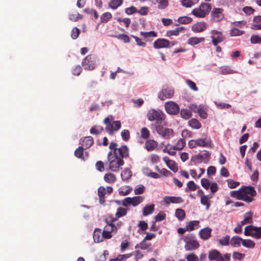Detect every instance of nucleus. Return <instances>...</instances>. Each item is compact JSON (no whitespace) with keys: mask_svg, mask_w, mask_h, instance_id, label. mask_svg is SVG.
Returning a JSON list of instances; mask_svg holds the SVG:
<instances>
[{"mask_svg":"<svg viewBox=\"0 0 261 261\" xmlns=\"http://www.w3.org/2000/svg\"><path fill=\"white\" fill-rule=\"evenodd\" d=\"M112 17V14L110 12H105L103 13L100 17V23H106L109 21Z\"/></svg>","mask_w":261,"mask_h":261,"instance_id":"nucleus-36","label":"nucleus"},{"mask_svg":"<svg viewBox=\"0 0 261 261\" xmlns=\"http://www.w3.org/2000/svg\"><path fill=\"white\" fill-rule=\"evenodd\" d=\"M211 33L212 34V43L215 46H217L218 43L223 42L225 39L221 32L212 30Z\"/></svg>","mask_w":261,"mask_h":261,"instance_id":"nucleus-10","label":"nucleus"},{"mask_svg":"<svg viewBox=\"0 0 261 261\" xmlns=\"http://www.w3.org/2000/svg\"><path fill=\"white\" fill-rule=\"evenodd\" d=\"M169 45V41L165 39H158L153 43V47L155 48L167 47Z\"/></svg>","mask_w":261,"mask_h":261,"instance_id":"nucleus-18","label":"nucleus"},{"mask_svg":"<svg viewBox=\"0 0 261 261\" xmlns=\"http://www.w3.org/2000/svg\"><path fill=\"white\" fill-rule=\"evenodd\" d=\"M145 191V187L143 185H139L136 187L134 189V193L136 195H140L143 194Z\"/></svg>","mask_w":261,"mask_h":261,"instance_id":"nucleus-64","label":"nucleus"},{"mask_svg":"<svg viewBox=\"0 0 261 261\" xmlns=\"http://www.w3.org/2000/svg\"><path fill=\"white\" fill-rule=\"evenodd\" d=\"M94 143L93 138L91 136L85 137L81 139V147L85 149L89 148Z\"/></svg>","mask_w":261,"mask_h":261,"instance_id":"nucleus-17","label":"nucleus"},{"mask_svg":"<svg viewBox=\"0 0 261 261\" xmlns=\"http://www.w3.org/2000/svg\"><path fill=\"white\" fill-rule=\"evenodd\" d=\"M158 143L153 140H148L145 143V148L148 151H153L155 148L157 147Z\"/></svg>","mask_w":261,"mask_h":261,"instance_id":"nucleus-22","label":"nucleus"},{"mask_svg":"<svg viewBox=\"0 0 261 261\" xmlns=\"http://www.w3.org/2000/svg\"><path fill=\"white\" fill-rule=\"evenodd\" d=\"M154 207L155 205L154 204L145 205L143 210V216H146L152 214L154 211Z\"/></svg>","mask_w":261,"mask_h":261,"instance_id":"nucleus-27","label":"nucleus"},{"mask_svg":"<svg viewBox=\"0 0 261 261\" xmlns=\"http://www.w3.org/2000/svg\"><path fill=\"white\" fill-rule=\"evenodd\" d=\"M105 181L109 184L114 183L116 181V176L111 173H106L103 177Z\"/></svg>","mask_w":261,"mask_h":261,"instance_id":"nucleus-31","label":"nucleus"},{"mask_svg":"<svg viewBox=\"0 0 261 261\" xmlns=\"http://www.w3.org/2000/svg\"><path fill=\"white\" fill-rule=\"evenodd\" d=\"M199 7L202 11L205 16L208 14L212 9V6L209 3H202L200 5Z\"/></svg>","mask_w":261,"mask_h":261,"instance_id":"nucleus-33","label":"nucleus"},{"mask_svg":"<svg viewBox=\"0 0 261 261\" xmlns=\"http://www.w3.org/2000/svg\"><path fill=\"white\" fill-rule=\"evenodd\" d=\"M207 28L205 22H199L195 23L192 27V30L195 33H200L204 31Z\"/></svg>","mask_w":261,"mask_h":261,"instance_id":"nucleus-20","label":"nucleus"},{"mask_svg":"<svg viewBox=\"0 0 261 261\" xmlns=\"http://www.w3.org/2000/svg\"><path fill=\"white\" fill-rule=\"evenodd\" d=\"M166 112L172 115L177 114L179 111V107L177 104L173 101L167 102L165 105Z\"/></svg>","mask_w":261,"mask_h":261,"instance_id":"nucleus-12","label":"nucleus"},{"mask_svg":"<svg viewBox=\"0 0 261 261\" xmlns=\"http://www.w3.org/2000/svg\"><path fill=\"white\" fill-rule=\"evenodd\" d=\"M191 14L197 17L204 18L205 15L199 7L194 8L191 12Z\"/></svg>","mask_w":261,"mask_h":261,"instance_id":"nucleus-42","label":"nucleus"},{"mask_svg":"<svg viewBox=\"0 0 261 261\" xmlns=\"http://www.w3.org/2000/svg\"><path fill=\"white\" fill-rule=\"evenodd\" d=\"M199 223V221L197 220L191 221L189 222L186 226L187 231H191L195 229V227H197Z\"/></svg>","mask_w":261,"mask_h":261,"instance_id":"nucleus-39","label":"nucleus"},{"mask_svg":"<svg viewBox=\"0 0 261 261\" xmlns=\"http://www.w3.org/2000/svg\"><path fill=\"white\" fill-rule=\"evenodd\" d=\"M220 69L221 73L223 74H229L236 73L230 67L227 66H222Z\"/></svg>","mask_w":261,"mask_h":261,"instance_id":"nucleus-49","label":"nucleus"},{"mask_svg":"<svg viewBox=\"0 0 261 261\" xmlns=\"http://www.w3.org/2000/svg\"><path fill=\"white\" fill-rule=\"evenodd\" d=\"M123 180H127L132 176V172L128 169H125L121 174Z\"/></svg>","mask_w":261,"mask_h":261,"instance_id":"nucleus-57","label":"nucleus"},{"mask_svg":"<svg viewBox=\"0 0 261 261\" xmlns=\"http://www.w3.org/2000/svg\"><path fill=\"white\" fill-rule=\"evenodd\" d=\"M140 35L143 37L144 38H147L150 37H156L157 36V34L156 32L154 31H150V32H141Z\"/></svg>","mask_w":261,"mask_h":261,"instance_id":"nucleus-51","label":"nucleus"},{"mask_svg":"<svg viewBox=\"0 0 261 261\" xmlns=\"http://www.w3.org/2000/svg\"><path fill=\"white\" fill-rule=\"evenodd\" d=\"M117 230L113 229L111 228V230H109L108 227H105L104 230L102 232V236L103 239H109L112 237L111 233L113 232H116Z\"/></svg>","mask_w":261,"mask_h":261,"instance_id":"nucleus-30","label":"nucleus"},{"mask_svg":"<svg viewBox=\"0 0 261 261\" xmlns=\"http://www.w3.org/2000/svg\"><path fill=\"white\" fill-rule=\"evenodd\" d=\"M210 158V154L208 152L206 151L203 154H199L195 155L191 158V161L194 162V164H197L203 162L205 163H207Z\"/></svg>","mask_w":261,"mask_h":261,"instance_id":"nucleus-9","label":"nucleus"},{"mask_svg":"<svg viewBox=\"0 0 261 261\" xmlns=\"http://www.w3.org/2000/svg\"><path fill=\"white\" fill-rule=\"evenodd\" d=\"M148 120L150 121H155V126L165 123L166 116L161 111L151 109L147 114Z\"/></svg>","mask_w":261,"mask_h":261,"instance_id":"nucleus-2","label":"nucleus"},{"mask_svg":"<svg viewBox=\"0 0 261 261\" xmlns=\"http://www.w3.org/2000/svg\"><path fill=\"white\" fill-rule=\"evenodd\" d=\"M243 239L238 236H233L230 240V244L233 247H239Z\"/></svg>","mask_w":261,"mask_h":261,"instance_id":"nucleus-29","label":"nucleus"},{"mask_svg":"<svg viewBox=\"0 0 261 261\" xmlns=\"http://www.w3.org/2000/svg\"><path fill=\"white\" fill-rule=\"evenodd\" d=\"M84 149L83 147L79 146L74 151V155L78 159L85 160Z\"/></svg>","mask_w":261,"mask_h":261,"instance_id":"nucleus-34","label":"nucleus"},{"mask_svg":"<svg viewBox=\"0 0 261 261\" xmlns=\"http://www.w3.org/2000/svg\"><path fill=\"white\" fill-rule=\"evenodd\" d=\"M103 130L104 129L102 126L95 125L90 129V132L92 134L99 135L102 132H103Z\"/></svg>","mask_w":261,"mask_h":261,"instance_id":"nucleus-41","label":"nucleus"},{"mask_svg":"<svg viewBox=\"0 0 261 261\" xmlns=\"http://www.w3.org/2000/svg\"><path fill=\"white\" fill-rule=\"evenodd\" d=\"M204 38L201 37H191L188 39V44L191 45H195L199 44V43L204 41Z\"/></svg>","mask_w":261,"mask_h":261,"instance_id":"nucleus-35","label":"nucleus"},{"mask_svg":"<svg viewBox=\"0 0 261 261\" xmlns=\"http://www.w3.org/2000/svg\"><path fill=\"white\" fill-rule=\"evenodd\" d=\"M198 186L195 184L193 181H190L187 184V187L185 189L186 192H189L190 191H195L197 189Z\"/></svg>","mask_w":261,"mask_h":261,"instance_id":"nucleus-44","label":"nucleus"},{"mask_svg":"<svg viewBox=\"0 0 261 261\" xmlns=\"http://www.w3.org/2000/svg\"><path fill=\"white\" fill-rule=\"evenodd\" d=\"M230 195L238 200L250 202L253 200V197L256 195V192L253 187L243 186L237 191H231Z\"/></svg>","mask_w":261,"mask_h":261,"instance_id":"nucleus-1","label":"nucleus"},{"mask_svg":"<svg viewBox=\"0 0 261 261\" xmlns=\"http://www.w3.org/2000/svg\"><path fill=\"white\" fill-rule=\"evenodd\" d=\"M189 125L194 129H199L201 127L200 123L196 119L193 118L189 121Z\"/></svg>","mask_w":261,"mask_h":261,"instance_id":"nucleus-40","label":"nucleus"},{"mask_svg":"<svg viewBox=\"0 0 261 261\" xmlns=\"http://www.w3.org/2000/svg\"><path fill=\"white\" fill-rule=\"evenodd\" d=\"M123 0H111L109 3V6L112 9L115 10L122 5Z\"/></svg>","mask_w":261,"mask_h":261,"instance_id":"nucleus-37","label":"nucleus"},{"mask_svg":"<svg viewBox=\"0 0 261 261\" xmlns=\"http://www.w3.org/2000/svg\"><path fill=\"white\" fill-rule=\"evenodd\" d=\"M226 181L227 182L228 187L231 189L235 188L240 185L239 182L234 181L231 179H228Z\"/></svg>","mask_w":261,"mask_h":261,"instance_id":"nucleus-59","label":"nucleus"},{"mask_svg":"<svg viewBox=\"0 0 261 261\" xmlns=\"http://www.w3.org/2000/svg\"><path fill=\"white\" fill-rule=\"evenodd\" d=\"M200 202L202 205H205L206 210H208L210 206L211 202L210 200H208L207 196H202L201 197Z\"/></svg>","mask_w":261,"mask_h":261,"instance_id":"nucleus-50","label":"nucleus"},{"mask_svg":"<svg viewBox=\"0 0 261 261\" xmlns=\"http://www.w3.org/2000/svg\"><path fill=\"white\" fill-rule=\"evenodd\" d=\"M82 64L85 70H92L94 69L96 66L95 56L92 55L87 56L83 59Z\"/></svg>","mask_w":261,"mask_h":261,"instance_id":"nucleus-7","label":"nucleus"},{"mask_svg":"<svg viewBox=\"0 0 261 261\" xmlns=\"http://www.w3.org/2000/svg\"><path fill=\"white\" fill-rule=\"evenodd\" d=\"M132 199V205L136 206L140 204L144 199V197L141 196H135L131 197Z\"/></svg>","mask_w":261,"mask_h":261,"instance_id":"nucleus-38","label":"nucleus"},{"mask_svg":"<svg viewBox=\"0 0 261 261\" xmlns=\"http://www.w3.org/2000/svg\"><path fill=\"white\" fill-rule=\"evenodd\" d=\"M180 114L181 117L185 119H188L192 116L191 112L188 109H181Z\"/></svg>","mask_w":261,"mask_h":261,"instance_id":"nucleus-52","label":"nucleus"},{"mask_svg":"<svg viewBox=\"0 0 261 261\" xmlns=\"http://www.w3.org/2000/svg\"><path fill=\"white\" fill-rule=\"evenodd\" d=\"M117 220V218H114L112 216H109L107 217L105 221L107 224V225L105 227H111V228H113V229L117 230L118 227L114 224V222Z\"/></svg>","mask_w":261,"mask_h":261,"instance_id":"nucleus-23","label":"nucleus"},{"mask_svg":"<svg viewBox=\"0 0 261 261\" xmlns=\"http://www.w3.org/2000/svg\"><path fill=\"white\" fill-rule=\"evenodd\" d=\"M174 95V90L168 87L164 88L162 91L159 94V97L162 100L166 98H170Z\"/></svg>","mask_w":261,"mask_h":261,"instance_id":"nucleus-15","label":"nucleus"},{"mask_svg":"<svg viewBox=\"0 0 261 261\" xmlns=\"http://www.w3.org/2000/svg\"><path fill=\"white\" fill-rule=\"evenodd\" d=\"M129 151L128 148L126 145H122L118 148L116 151L114 152V156L117 158H125L128 156Z\"/></svg>","mask_w":261,"mask_h":261,"instance_id":"nucleus-13","label":"nucleus"},{"mask_svg":"<svg viewBox=\"0 0 261 261\" xmlns=\"http://www.w3.org/2000/svg\"><path fill=\"white\" fill-rule=\"evenodd\" d=\"M190 109L195 112H197L200 117L203 119H206L207 117V114L206 109L203 106L200 105L198 107L194 105L190 106Z\"/></svg>","mask_w":261,"mask_h":261,"instance_id":"nucleus-14","label":"nucleus"},{"mask_svg":"<svg viewBox=\"0 0 261 261\" xmlns=\"http://www.w3.org/2000/svg\"><path fill=\"white\" fill-rule=\"evenodd\" d=\"M176 149L175 148L174 146H171L170 144H168L166 145L163 149V151L164 153H167L171 155H175L176 153Z\"/></svg>","mask_w":261,"mask_h":261,"instance_id":"nucleus-28","label":"nucleus"},{"mask_svg":"<svg viewBox=\"0 0 261 261\" xmlns=\"http://www.w3.org/2000/svg\"><path fill=\"white\" fill-rule=\"evenodd\" d=\"M175 215L179 221H183L186 217L185 211L182 208H177L175 210Z\"/></svg>","mask_w":261,"mask_h":261,"instance_id":"nucleus-32","label":"nucleus"},{"mask_svg":"<svg viewBox=\"0 0 261 261\" xmlns=\"http://www.w3.org/2000/svg\"><path fill=\"white\" fill-rule=\"evenodd\" d=\"M192 21V19L191 17L186 16L179 17L177 19L178 22L181 24H188L191 23Z\"/></svg>","mask_w":261,"mask_h":261,"instance_id":"nucleus-48","label":"nucleus"},{"mask_svg":"<svg viewBox=\"0 0 261 261\" xmlns=\"http://www.w3.org/2000/svg\"><path fill=\"white\" fill-rule=\"evenodd\" d=\"M223 10L222 8H214L211 14V20L214 22H219L224 18Z\"/></svg>","mask_w":261,"mask_h":261,"instance_id":"nucleus-11","label":"nucleus"},{"mask_svg":"<svg viewBox=\"0 0 261 261\" xmlns=\"http://www.w3.org/2000/svg\"><path fill=\"white\" fill-rule=\"evenodd\" d=\"M141 135L142 138L147 139L150 136V132L147 128L143 127L141 130Z\"/></svg>","mask_w":261,"mask_h":261,"instance_id":"nucleus-56","label":"nucleus"},{"mask_svg":"<svg viewBox=\"0 0 261 261\" xmlns=\"http://www.w3.org/2000/svg\"><path fill=\"white\" fill-rule=\"evenodd\" d=\"M244 234L246 236H251L256 239L261 238V226L256 227L252 225H248L245 228Z\"/></svg>","mask_w":261,"mask_h":261,"instance_id":"nucleus-5","label":"nucleus"},{"mask_svg":"<svg viewBox=\"0 0 261 261\" xmlns=\"http://www.w3.org/2000/svg\"><path fill=\"white\" fill-rule=\"evenodd\" d=\"M218 242L222 246H228L230 244V236L226 235L222 239H219Z\"/></svg>","mask_w":261,"mask_h":261,"instance_id":"nucleus-47","label":"nucleus"},{"mask_svg":"<svg viewBox=\"0 0 261 261\" xmlns=\"http://www.w3.org/2000/svg\"><path fill=\"white\" fill-rule=\"evenodd\" d=\"M159 9L163 10L166 9L169 4L168 0H156Z\"/></svg>","mask_w":261,"mask_h":261,"instance_id":"nucleus-43","label":"nucleus"},{"mask_svg":"<svg viewBox=\"0 0 261 261\" xmlns=\"http://www.w3.org/2000/svg\"><path fill=\"white\" fill-rule=\"evenodd\" d=\"M124 164V161L120 158L115 156L112 159H109V168L113 172H117L119 170L120 166Z\"/></svg>","mask_w":261,"mask_h":261,"instance_id":"nucleus-8","label":"nucleus"},{"mask_svg":"<svg viewBox=\"0 0 261 261\" xmlns=\"http://www.w3.org/2000/svg\"><path fill=\"white\" fill-rule=\"evenodd\" d=\"M208 259L210 260H216V261L222 260V255L217 250H212L208 253Z\"/></svg>","mask_w":261,"mask_h":261,"instance_id":"nucleus-19","label":"nucleus"},{"mask_svg":"<svg viewBox=\"0 0 261 261\" xmlns=\"http://www.w3.org/2000/svg\"><path fill=\"white\" fill-rule=\"evenodd\" d=\"M69 18L71 21H77L79 19H82L83 16L78 13H71L69 14Z\"/></svg>","mask_w":261,"mask_h":261,"instance_id":"nucleus-53","label":"nucleus"},{"mask_svg":"<svg viewBox=\"0 0 261 261\" xmlns=\"http://www.w3.org/2000/svg\"><path fill=\"white\" fill-rule=\"evenodd\" d=\"M166 125V122L165 121L164 124L163 123L156 126L155 129L159 135L165 139H168L174 136V132L171 128L164 127V125Z\"/></svg>","mask_w":261,"mask_h":261,"instance_id":"nucleus-6","label":"nucleus"},{"mask_svg":"<svg viewBox=\"0 0 261 261\" xmlns=\"http://www.w3.org/2000/svg\"><path fill=\"white\" fill-rule=\"evenodd\" d=\"M250 41L252 44L261 43V37L257 35L251 36Z\"/></svg>","mask_w":261,"mask_h":261,"instance_id":"nucleus-63","label":"nucleus"},{"mask_svg":"<svg viewBox=\"0 0 261 261\" xmlns=\"http://www.w3.org/2000/svg\"><path fill=\"white\" fill-rule=\"evenodd\" d=\"M121 135L123 141H127L130 138V133L128 130L124 129L121 133Z\"/></svg>","mask_w":261,"mask_h":261,"instance_id":"nucleus-60","label":"nucleus"},{"mask_svg":"<svg viewBox=\"0 0 261 261\" xmlns=\"http://www.w3.org/2000/svg\"><path fill=\"white\" fill-rule=\"evenodd\" d=\"M164 201L166 204L170 203H181L184 200L180 197L166 196L163 198Z\"/></svg>","mask_w":261,"mask_h":261,"instance_id":"nucleus-16","label":"nucleus"},{"mask_svg":"<svg viewBox=\"0 0 261 261\" xmlns=\"http://www.w3.org/2000/svg\"><path fill=\"white\" fill-rule=\"evenodd\" d=\"M166 215L163 212L159 213L155 217V222H160L164 220L166 218Z\"/></svg>","mask_w":261,"mask_h":261,"instance_id":"nucleus-62","label":"nucleus"},{"mask_svg":"<svg viewBox=\"0 0 261 261\" xmlns=\"http://www.w3.org/2000/svg\"><path fill=\"white\" fill-rule=\"evenodd\" d=\"M167 166L170 170H171L174 172H176L178 170V167L177 166V164L174 161L172 160L169 163H168Z\"/></svg>","mask_w":261,"mask_h":261,"instance_id":"nucleus-58","label":"nucleus"},{"mask_svg":"<svg viewBox=\"0 0 261 261\" xmlns=\"http://www.w3.org/2000/svg\"><path fill=\"white\" fill-rule=\"evenodd\" d=\"M244 33V31L240 30L237 28H232L230 31V35L231 36H240Z\"/></svg>","mask_w":261,"mask_h":261,"instance_id":"nucleus-54","label":"nucleus"},{"mask_svg":"<svg viewBox=\"0 0 261 261\" xmlns=\"http://www.w3.org/2000/svg\"><path fill=\"white\" fill-rule=\"evenodd\" d=\"M242 245L244 247L248 248H253L255 246V243L251 240L250 239H243Z\"/></svg>","mask_w":261,"mask_h":261,"instance_id":"nucleus-45","label":"nucleus"},{"mask_svg":"<svg viewBox=\"0 0 261 261\" xmlns=\"http://www.w3.org/2000/svg\"><path fill=\"white\" fill-rule=\"evenodd\" d=\"M186 145V141L183 138L179 139L175 145L174 146L176 150H181Z\"/></svg>","mask_w":261,"mask_h":261,"instance_id":"nucleus-46","label":"nucleus"},{"mask_svg":"<svg viewBox=\"0 0 261 261\" xmlns=\"http://www.w3.org/2000/svg\"><path fill=\"white\" fill-rule=\"evenodd\" d=\"M184 240L185 242L184 247L186 251L196 250L199 247V244L193 234H189L185 236Z\"/></svg>","mask_w":261,"mask_h":261,"instance_id":"nucleus-3","label":"nucleus"},{"mask_svg":"<svg viewBox=\"0 0 261 261\" xmlns=\"http://www.w3.org/2000/svg\"><path fill=\"white\" fill-rule=\"evenodd\" d=\"M212 229L210 227H205L199 231L200 237L203 240L208 239L211 236Z\"/></svg>","mask_w":261,"mask_h":261,"instance_id":"nucleus-21","label":"nucleus"},{"mask_svg":"<svg viewBox=\"0 0 261 261\" xmlns=\"http://www.w3.org/2000/svg\"><path fill=\"white\" fill-rule=\"evenodd\" d=\"M127 213V210L126 209L123 208V207H119L117 209V212L116 213V217L117 218H120L122 216H125Z\"/></svg>","mask_w":261,"mask_h":261,"instance_id":"nucleus-55","label":"nucleus"},{"mask_svg":"<svg viewBox=\"0 0 261 261\" xmlns=\"http://www.w3.org/2000/svg\"><path fill=\"white\" fill-rule=\"evenodd\" d=\"M103 123L106 125L105 129L109 135H113L115 132L118 131L121 127V122L119 120L111 122L109 117L103 120Z\"/></svg>","mask_w":261,"mask_h":261,"instance_id":"nucleus-4","label":"nucleus"},{"mask_svg":"<svg viewBox=\"0 0 261 261\" xmlns=\"http://www.w3.org/2000/svg\"><path fill=\"white\" fill-rule=\"evenodd\" d=\"M101 233L100 229H95L93 232V240L95 243H99L103 241V237Z\"/></svg>","mask_w":261,"mask_h":261,"instance_id":"nucleus-26","label":"nucleus"},{"mask_svg":"<svg viewBox=\"0 0 261 261\" xmlns=\"http://www.w3.org/2000/svg\"><path fill=\"white\" fill-rule=\"evenodd\" d=\"M186 83L187 85L194 91H198V87L196 86V84L190 80H187Z\"/></svg>","mask_w":261,"mask_h":261,"instance_id":"nucleus-61","label":"nucleus"},{"mask_svg":"<svg viewBox=\"0 0 261 261\" xmlns=\"http://www.w3.org/2000/svg\"><path fill=\"white\" fill-rule=\"evenodd\" d=\"M185 28L183 27H178L175 30H169L166 32V36L170 37L171 36H178L180 33L184 32Z\"/></svg>","mask_w":261,"mask_h":261,"instance_id":"nucleus-24","label":"nucleus"},{"mask_svg":"<svg viewBox=\"0 0 261 261\" xmlns=\"http://www.w3.org/2000/svg\"><path fill=\"white\" fill-rule=\"evenodd\" d=\"M107 192L105 188L103 186H100L98 189V196L99 197V203L100 204H104L105 202V195Z\"/></svg>","mask_w":261,"mask_h":261,"instance_id":"nucleus-25","label":"nucleus"}]
</instances>
